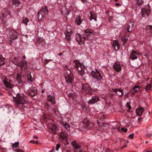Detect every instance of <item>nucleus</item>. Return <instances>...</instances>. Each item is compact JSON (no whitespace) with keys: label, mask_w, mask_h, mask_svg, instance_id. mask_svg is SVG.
Returning a JSON list of instances; mask_svg holds the SVG:
<instances>
[{"label":"nucleus","mask_w":152,"mask_h":152,"mask_svg":"<svg viewBox=\"0 0 152 152\" xmlns=\"http://www.w3.org/2000/svg\"><path fill=\"white\" fill-rule=\"evenodd\" d=\"M34 137L36 139H37L38 138V137L36 136H34Z\"/></svg>","instance_id":"62"},{"label":"nucleus","mask_w":152,"mask_h":152,"mask_svg":"<svg viewBox=\"0 0 152 152\" xmlns=\"http://www.w3.org/2000/svg\"><path fill=\"white\" fill-rule=\"evenodd\" d=\"M110 150L109 148H107L105 150V152H108Z\"/></svg>","instance_id":"55"},{"label":"nucleus","mask_w":152,"mask_h":152,"mask_svg":"<svg viewBox=\"0 0 152 152\" xmlns=\"http://www.w3.org/2000/svg\"><path fill=\"white\" fill-rule=\"evenodd\" d=\"M17 82L20 85L22 84V81L21 80H20L19 81H18Z\"/></svg>","instance_id":"53"},{"label":"nucleus","mask_w":152,"mask_h":152,"mask_svg":"<svg viewBox=\"0 0 152 152\" xmlns=\"http://www.w3.org/2000/svg\"><path fill=\"white\" fill-rule=\"evenodd\" d=\"M72 32L71 29L70 27L68 28L67 27L66 28V32H65V34L66 36V40L69 41L71 40V36L72 34Z\"/></svg>","instance_id":"8"},{"label":"nucleus","mask_w":152,"mask_h":152,"mask_svg":"<svg viewBox=\"0 0 152 152\" xmlns=\"http://www.w3.org/2000/svg\"><path fill=\"white\" fill-rule=\"evenodd\" d=\"M43 41V39L41 38H39L38 39V41L40 43Z\"/></svg>","instance_id":"50"},{"label":"nucleus","mask_w":152,"mask_h":152,"mask_svg":"<svg viewBox=\"0 0 152 152\" xmlns=\"http://www.w3.org/2000/svg\"><path fill=\"white\" fill-rule=\"evenodd\" d=\"M17 152H24L22 150H20V149H19V150L17 149Z\"/></svg>","instance_id":"54"},{"label":"nucleus","mask_w":152,"mask_h":152,"mask_svg":"<svg viewBox=\"0 0 152 152\" xmlns=\"http://www.w3.org/2000/svg\"><path fill=\"white\" fill-rule=\"evenodd\" d=\"M14 102L17 105H20L21 104L22 106L26 102V97L23 95L20 94H18L16 97H13Z\"/></svg>","instance_id":"1"},{"label":"nucleus","mask_w":152,"mask_h":152,"mask_svg":"<svg viewBox=\"0 0 152 152\" xmlns=\"http://www.w3.org/2000/svg\"><path fill=\"white\" fill-rule=\"evenodd\" d=\"M53 60H51V59L48 60V59H45L44 61L45 64H47L48 63H49V61H50Z\"/></svg>","instance_id":"45"},{"label":"nucleus","mask_w":152,"mask_h":152,"mask_svg":"<svg viewBox=\"0 0 152 152\" xmlns=\"http://www.w3.org/2000/svg\"><path fill=\"white\" fill-rule=\"evenodd\" d=\"M9 34L10 38L12 40L15 39L18 37V33L14 30L10 31Z\"/></svg>","instance_id":"9"},{"label":"nucleus","mask_w":152,"mask_h":152,"mask_svg":"<svg viewBox=\"0 0 152 152\" xmlns=\"http://www.w3.org/2000/svg\"><path fill=\"white\" fill-rule=\"evenodd\" d=\"M27 79H28V80H29V81H31V82L32 81V77L30 74L29 75H28L27 76Z\"/></svg>","instance_id":"42"},{"label":"nucleus","mask_w":152,"mask_h":152,"mask_svg":"<svg viewBox=\"0 0 152 152\" xmlns=\"http://www.w3.org/2000/svg\"><path fill=\"white\" fill-rule=\"evenodd\" d=\"M146 136L148 137H150L151 136H152V134H147L146 135Z\"/></svg>","instance_id":"52"},{"label":"nucleus","mask_w":152,"mask_h":152,"mask_svg":"<svg viewBox=\"0 0 152 152\" xmlns=\"http://www.w3.org/2000/svg\"><path fill=\"white\" fill-rule=\"evenodd\" d=\"M131 104V102H128L126 103V107L128 108V110H130L131 109V107L130 105H129V104Z\"/></svg>","instance_id":"43"},{"label":"nucleus","mask_w":152,"mask_h":152,"mask_svg":"<svg viewBox=\"0 0 152 152\" xmlns=\"http://www.w3.org/2000/svg\"><path fill=\"white\" fill-rule=\"evenodd\" d=\"M38 141H35L34 143L38 144Z\"/></svg>","instance_id":"63"},{"label":"nucleus","mask_w":152,"mask_h":152,"mask_svg":"<svg viewBox=\"0 0 152 152\" xmlns=\"http://www.w3.org/2000/svg\"><path fill=\"white\" fill-rule=\"evenodd\" d=\"M91 76L92 77L97 79V81L101 80L102 77L99 73V71L96 70V72L92 71L91 72Z\"/></svg>","instance_id":"6"},{"label":"nucleus","mask_w":152,"mask_h":152,"mask_svg":"<svg viewBox=\"0 0 152 152\" xmlns=\"http://www.w3.org/2000/svg\"><path fill=\"white\" fill-rule=\"evenodd\" d=\"M72 75L70 71L69 70H67L65 72V76L69 77Z\"/></svg>","instance_id":"39"},{"label":"nucleus","mask_w":152,"mask_h":152,"mask_svg":"<svg viewBox=\"0 0 152 152\" xmlns=\"http://www.w3.org/2000/svg\"><path fill=\"white\" fill-rule=\"evenodd\" d=\"M19 142H16L15 143L12 145V147L13 148H16L18 146V145H19Z\"/></svg>","instance_id":"40"},{"label":"nucleus","mask_w":152,"mask_h":152,"mask_svg":"<svg viewBox=\"0 0 152 152\" xmlns=\"http://www.w3.org/2000/svg\"><path fill=\"white\" fill-rule=\"evenodd\" d=\"M60 147V145L59 144H57L56 146V151H58V149Z\"/></svg>","instance_id":"46"},{"label":"nucleus","mask_w":152,"mask_h":152,"mask_svg":"<svg viewBox=\"0 0 152 152\" xmlns=\"http://www.w3.org/2000/svg\"><path fill=\"white\" fill-rule=\"evenodd\" d=\"M47 99L48 101L51 102L52 103L55 104L56 103L54 97L51 95L48 96Z\"/></svg>","instance_id":"21"},{"label":"nucleus","mask_w":152,"mask_h":152,"mask_svg":"<svg viewBox=\"0 0 152 152\" xmlns=\"http://www.w3.org/2000/svg\"><path fill=\"white\" fill-rule=\"evenodd\" d=\"M99 100V98L97 96H93L91 99L88 101V103L90 104H92L96 103Z\"/></svg>","instance_id":"12"},{"label":"nucleus","mask_w":152,"mask_h":152,"mask_svg":"<svg viewBox=\"0 0 152 152\" xmlns=\"http://www.w3.org/2000/svg\"><path fill=\"white\" fill-rule=\"evenodd\" d=\"M98 125L99 127V129L101 131L106 129L109 128V125L107 123H104L97 122Z\"/></svg>","instance_id":"7"},{"label":"nucleus","mask_w":152,"mask_h":152,"mask_svg":"<svg viewBox=\"0 0 152 152\" xmlns=\"http://www.w3.org/2000/svg\"><path fill=\"white\" fill-rule=\"evenodd\" d=\"M63 53H60L59 54H58V55L59 56H61L63 55Z\"/></svg>","instance_id":"58"},{"label":"nucleus","mask_w":152,"mask_h":152,"mask_svg":"<svg viewBox=\"0 0 152 152\" xmlns=\"http://www.w3.org/2000/svg\"><path fill=\"white\" fill-rule=\"evenodd\" d=\"M13 5H15V6L18 7L21 4V2L19 0H12Z\"/></svg>","instance_id":"28"},{"label":"nucleus","mask_w":152,"mask_h":152,"mask_svg":"<svg viewBox=\"0 0 152 152\" xmlns=\"http://www.w3.org/2000/svg\"><path fill=\"white\" fill-rule=\"evenodd\" d=\"M1 20H2V23L3 24H4L5 23V22L4 21H3V20H4L3 19H2Z\"/></svg>","instance_id":"59"},{"label":"nucleus","mask_w":152,"mask_h":152,"mask_svg":"<svg viewBox=\"0 0 152 152\" xmlns=\"http://www.w3.org/2000/svg\"><path fill=\"white\" fill-rule=\"evenodd\" d=\"M113 92L116 93V94L119 96H122L124 94V92L123 89L119 88L113 89Z\"/></svg>","instance_id":"13"},{"label":"nucleus","mask_w":152,"mask_h":152,"mask_svg":"<svg viewBox=\"0 0 152 152\" xmlns=\"http://www.w3.org/2000/svg\"><path fill=\"white\" fill-rule=\"evenodd\" d=\"M66 82L68 85H71L74 81V77L71 75L69 77L65 76Z\"/></svg>","instance_id":"11"},{"label":"nucleus","mask_w":152,"mask_h":152,"mask_svg":"<svg viewBox=\"0 0 152 152\" xmlns=\"http://www.w3.org/2000/svg\"><path fill=\"white\" fill-rule=\"evenodd\" d=\"M60 138L63 140H67V138L65 133L64 132H61L60 135Z\"/></svg>","instance_id":"30"},{"label":"nucleus","mask_w":152,"mask_h":152,"mask_svg":"<svg viewBox=\"0 0 152 152\" xmlns=\"http://www.w3.org/2000/svg\"><path fill=\"white\" fill-rule=\"evenodd\" d=\"M134 134V133L130 134L129 135V138H130L132 139H133V138L134 136L133 135Z\"/></svg>","instance_id":"49"},{"label":"nucleus","mask_w":152,"mask_h":152,"mask_svg":"<svg viewBox=\"0 0 152 152\" xmlns=\"http://www.w3.org/2000/svg\"><path fill=\"white\" fill-rule=\"evenodd\" d=\"M72 144L76 149H78L80 148V146L78 145L77 143L75 141L72 142Z\"/></svg>","instance_id":"32"},{"label":"nucleus","mask_w":152,"mask_h":152,"mask_svg":"<svg viewBox=\"0 0 152 152\" xmlns=\"http://www.w3.org/2000/svg\"><path fill=\"white\" fill-rule=\"evenodd\" d=\"M141 12H143L145 13L146 14V16L148 17L150 12V11L146 9L145 8H143L142 9Z\"/></svg>","instance_id":"31"},{"label":"nucleus","mask_w":152,"mask_h":152,"mask_svg":"<svg viewBox=\"0 0 152 152\" xmlns=\"http://www.w3.org/2000/svg\"><path fill=\"white\" fill-rule=\"evenodd\" d=\"M136 4L139 6L141 5L143 3L142 0H136Z\"/></svg>","instance_id":"36"},{"label":"nucleus","mask_w":152,"mask_h":152,"mask_svg":"<svg viewBox=\"0 0 152 152\" xmlns=\"http://www.w3.org/2000/svg\"><path fill=\"white\" fill-rule=\"evenodd\" d=\"M11 81L10 80L9 82L7 81L6 79H4L3 80V82L5 86L8 89H11L14 87V85L11 83Z\"/></svg>","instance_id":"14"},{"label":"nucleus","mask_w":152,"mask_h":152,"mask_svg":"<svg viewBox=\"0 0 152 152\" xmlns=\"http://www.w3.org/2000/svg\"><path fill=\"white\" fill-rule=\"evenodd\" d=\"M90 16L89 17V19L91 20L92 19L94 20L95 21L96 20V14L93 12H90Z\"/></svg>","instance_id":"24"},{"label":"nucleus","mask_w":152,"mask_h":152,"mask_svg":"<svg viewBox=\"0 0 152 152\" xmlns=\"http://www.w3.org/2000/svg\"><path fill=\"white\" fill-rule=\"evenodd\" d=\"M30 142L31 143H34V142H35V141L34 140H30Z\"/></svg>","instance_id":"56"},{"label":"nucleus","mask_w":152,"mask_h":152,"mask_svg":"<svg viewBox=\"0 0 152 152\" xmlns=\"http://www.w3.org/2000/svg\"><path fill=\"white\" fill-rule=\"evenodd\" d=\"M83 122L86 125V127L88 129H90L94 126L93 124L87 119H84Z\"/></svg>","instance_id":"16"},{"label":"nucleus","mask_w":152,"mask_h":152,"mask_svg":"<svg viewBox=\"0 0 152 152\" xmlns=\"http://www.w3.org/2000/svg\"><path fill=\"white\" fill-rule=\"evenodd\" d=\"M57 127L55 124H52V126L50 127V129L52 132L54 134L56 133L55 131L57 129Z\"/></svg>","instance_id":"33"},{"label":"nucleus","mask_w":152,"mask_h":152,"mask_svg":"<svg viewBox=\"0 0 152 152\" xmlns=\"http://www.w3.org/2000/svg\"><path fill=\"white\" fill-rule=\"evenodd\" d=\"M19 61V59L18 58H17L16 57H14L11 61L15 65L18 66L19 65L18 64Z\"/></svg>","instance_id":"25"},{"label":"nucleus","mask_w":152,"mask_h":152,"mask_svg":"<svg viewBox=\"0 0 152 152\" xmlns=\"http://www.w3.org/2000/svg\"><path fill=\"white\" fill-rule=\"evenodd\" d=\"M142 15V17H145L146 16V14L145 13L143 12H141Z\"/></svg>","instance_id":"51"},{"label":"nucleus","mask_w":152,"mask_h":152,"mask_svg":"<svg viewBox=\"0 0 152 152\" xmlns=\"http://www.w3.org/2000/svg\"><path fill=\"white\" fill-rule=\"evenodd\" d=\"M113 68L114 70L118 72H120L121 69L120 65L117 62H115L113 64Z\"/></svg>","instance_id":"15"},{"label":"nucleus","mask_w":152,"mask_h":152,"mask_svg":"<svg viewBox=\"0 0 152 152\" xmlns=\"http://www.w3.org/2000/svg\"><path fill=\"white\" fill-rule=\"evenodd\" d=\"M144 109L142 107H140L139 108H137L136 110V112L137 115L140 116L141 115L144 111Z\"/></svg>","instance_id":"20"},{"label":"nucleus","mask_w":152,"mask_h":152,"mask_svg":"<svg viewBox=\"0 0 152 152\" xmlns=\"http://www.w3.org/2000/svg\"><path fill=\"white\" fill-rule=\"evenodd\" d=\"M18 64L19 65H18V66H20L21 67H24L25 69V67H27L26 66V62L25 61H22L21 62H19Z\"/></svg>","instance_id":"26"},{"label":"nucleus","mask_w":152,"mask_h":152,"mask_svg":"<svg viewBox=\"0 0 152 152\" xmlns=\"http://www.w3.org/2000/svg\"><path fill=\"white\" fill-rule=\"evenodd\" d=\"M48 12V7L46 6H43L38 12V16L39 20H41L43 18L47 15Z\"/></svg>","instance_id":"3"},{"label":"nucleus","mask_w":152,"mask_h":152,"mask_svg":"<svg viewBox=\"0 0 152 152\" xmlns=\"http://www.w3.org/2000/svg\"><path fill=\"white\" fill-rule=\"evenodd\" d=\"M74 66L77 69L78 73L81 76H83L85 74L84 70L85 67L83 64L80 63L79 61H76L75 62V65Z\"/></svg>","instance_id":"4"},{"label":"nucleus","mask_w":152,"mask_h":152,"mask_svg":"<svg viewBox=\"0 0 152 152\" xmlns=\"http://www.w3.org/2000/svg\"><path fill=\"white\" fill-rule=\"evenodd\" d=\"M141 119H142V118H138V121H140V120Z\"/></svg>","instance_id":"64"},{"label":"nucleus","mask_w":152,"mask_h":152,"mask_svg":"<svg viewBox=\"0 0 152 152\" xmlns=\"http://www.w3.org/2000/svg\"><path fill=\"white\" fill-rule=\"evenodd\" d=\"M121 129L123 131L125 132H126L127 130V129L124 128H122Z\"/></svg>","instance_id":"48"},{"label":"nucleus","mask_w":152,"mask_h":152,"mask_svg":"<svg viewBox=\"0 0 152 152\" xmlns=\"http://www.w3.org/2000/svg\"><path fill=\"white\" fill-rule=\"evenodd\" d=\"M134 25L133 22H129L127 27V29L125 31V33H127L128 32H130L133 30V28Z\"/></svg>","instance_id":"17"},{"label":"nucleus","mask_w":152,"mask_h":152,"mask_svg":"<svg viewBox=\"0 0 152 152\" xmlns=\"http://www.w3.org/2000/svg\"><path fill=\"white\" fill-rule=\"evenodd\" d=\"M5 58L1 55H0V66H2L4 64V61Z\"/></svg>","instance_id":"34"},{"label":"nucleus","mask_w":152,"mask_h":152,"mask_svg":"<svg viewBox=\"0 0 152 152\" xmlns=\"http://www.w3.org/2000/svg\"><path fill=\"white\" fill-rule=\"evenodd\" d=\"M2 15L3 18H5L6 17V15L4 14H2Z\"/></svg>","instance_id":"60"},{"label":"nucleus","mask_w":152,"mask_h":152,"mask_svg":"<svg viewBox=\"0 0 152 152\" xmlns=\"http://www.w3.org/2000/svg\"><path fill=\"white\" fill-rule=\"evenodd\" d=\"M138 56V54L137 52L134 50H132L130 55V58L132 60H134L137 58Z\"/></svg>","instance_id":"19"},{"label":"nucleus","mask_w":152,"mask_h":152,"mask_svg":"<svg viewBox=\"0 0 152 152\" xmlns=\"http://www.w3.org/2000/svg\"><path fill=\"white\" fill-rule=\"evenodd\" d=\"M121 39L124 42V44H125L127 41V39L124 37H122L121 38Z\"/></svg>","instance_id":"44"},{"label":"nucleus","mask_w":152,"mask_h":152,"mask_svg":"<svg viewBox=\"0 0 152 152\" xmlns=\"http://www.w3.org/2000/svg\"><path fill=\"white\" fill-rule=\"evenodd\" d=\"M37 91L35 89L29 90V93L30 96L33 97L35 95V94L37 93Z\"/></svg>","instance_id":"27"},{"label":"nucleus","mask_w":152,"mask_h":152,"mask_svg":"<svg viewBox=\"0 0 152 152\" xmlns=\"http://www.w3.org/2000/svg\"><path fill=\"white\" fill-rule=\"evenodd\" d=\"M115 5L116 6H120V4L119 3H116L115 4Z\"/></svg>","instance_id":"57"},{"label":"nucleus","mask_w":152,"mask_h":152,"mask_svg":"<svg viewBox=\"0 0 152 152\" xmlns=\"http://www.w3.org/2000/svg\"><path fill=\"white\" fill-rule=\"evenodd\" d=\"M81 1L83 2H85L87 0H81Z\"/></svg>","instance_id":"61"},{"label":"nucleus","mask_w":152,"mask_h":152,"mask_svg":"<svg viewBox=\"0 0 152 152\" xmlns=\"http://www.w3.org/2000/svg\"><path fill=\"white\" fill-rule=\"evenodd\" d=\"M76 40L80 45L84 44L85 40L83 38V36L82 37H81L79 34H76Z\"/></svg>","instance_id":"10"},{"label":"nucleus","mask_w":152,"mask_h":152,"mask_svg":"<svg viewBox=\"0 0 152 152\" xmlns=\"http://www.w3.org/2000/svg\"><path fill=\"white\" fill-rule=\"evenodd\" d=\"M21 76L20 75L18 74L17 75L16 77V80L17 81H19V80H21Z\"/></svg>","instance_id":"41"},{"label":"nucleus","mask_w":152,"mask_h":152,"mask_svg":"<svg viewBox=\"0 0 152 152\" xmlns=\"http://www.w3.org/2000/svg\"><path fill=\"white\" fill-rule=\"evenodd\" d=\"M64 126L66 128V129L68 131H69L70 129V126L67 123H66L63 124Z\"/></svg>","instance_id":"35"},{"label":"nucleus","mask_w":152,"mask_h":152,"mask_svg":"<svg viewBox=\"0 0 152 152\" xmlns=\"http://www.w3.org/2000/svg\"><path fill=\"white\" fill-rule=\"evenodd\" d=\"M151 88L152 86L151 84L148 83L145 86V89L147 91L149 92L151 90Z\"/></svg>","instance_id":"29"},{"label":"nucleus","mask_w":152,"mask_h":152,"mask_svg":"<svg viewBox=\"0 0 152 152\" xmlns=\"http://www.w3.org/2000/svg\"><path fill=\"white\" fill-rule=\"evenodd\" d=\"M146 32L148 35L152 34V25H147L146 27Z\"/></svg>","instance_id":"18"},{"label":"nucleus","mask_w":152,"mask_h":152,"mask_svg":"<svg viewBox=\"0 0 152 152\" xmlns=\"http://www.w3.org/2000/svg\"><path fill=\"white\" fill-rule=\"evenodd\" d=\"M83 19H81L80 17L79 16H77L75 19V23L78 25H79L82 23Z\"/></svg>","instance_id":"22"},{"label":"nucleus","mask_w":152,"mask_h":152,"mask_svg":"<svg viewBox=\"0 0 152 152\" xmlns=\"http://www.w3.org/2000/svg\"><path fill=\"white\" fill-rule=\"evenodd\" d=\"M84 32L83 38L87 40L92 39V36L94 35V33L93 29L87 28L84 31Z\"/></svg>","instance_id":"2"},{"label":"nucleus","mask_w":152,"mask_h":152,"mask_svg":"<svg viewBox=\"0 0 152 152\" xmlns=\"http://www.w3.org/2000/svg\"><path fill=\"white\" fill-rule=\"evenodd\" d=\"M75 86L76 87H77L78 89H80L82 88L83 89L86 90L87 93H92V89L87 84H82L80 83H77Z\"/></svg>","instance_id":"5"},{"label":"nucleus","mask_w":152,"mask_h":152,"mask_svg":"<svg viewBox=\"0 0 152 152\" xmlns=\"http://www.w3.org/2000/svg\"><path fill=\"white\" fill-rule=\"evenodd\" d=\"M139 89V87L138 86H135L133 87V90L135 93H136L138 91Z\"/></svg>","instance_id":"38"},{"label":"nucleus","mask_w":152,"mask_h":152,"mask_svg":"<svg viewBox=\"0 0 152 152\" xmlns=\"http://www.w3.org/2000/svg\"><path fill=\"white\" fill-rule=\"evenodd\" d=\"M113 16H110L107 18V19L109 21L111 22L113 20Z\"/></svg>","instance_id":"47"},{"label":"nucleus","mask_w":152,"mask_h":152,"mask_svg":"<svg viewBox=\"0 0 152 152\" xmlns=\"http://www.w3.org/2000/svg\"><path fill=\"white\" fill-rule=\"evenodd\" d=\"M113 45L114 47V50L115 51H118L119 49V44L117 41H114L113 42Z\"/></svg>","instance_id":"23"},{"label":"nucleus","mask_w":152,"mask_h":152,"mask_svg":"<svg viewBox=\"0 0 152 152\" xmlns=\"http://www.w3.org/2000/svg\"><path fill=\"white\" fill-rule=\"evenodd\" d=\"M28 21V19L27 18H25L23 20L22 22L25 24L26 25H27Z\"/></svg>","instance_id":"37"}]
</instances>
